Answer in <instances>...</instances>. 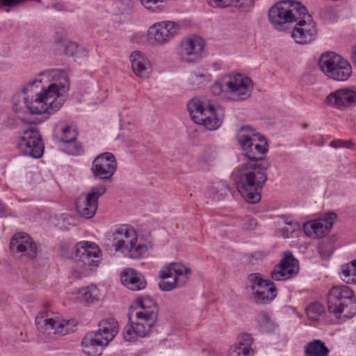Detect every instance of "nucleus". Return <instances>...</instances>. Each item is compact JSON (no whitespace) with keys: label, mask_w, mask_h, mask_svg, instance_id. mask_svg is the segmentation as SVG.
Here are the masks:
<instances>
[{"label":"nucleus","mask_w":356,"mask_h":356,"mask_svg":"<svg viewBox=\"0 0 356 356\" xmlns=\"http://www.w3.org/2000/svg\"><path fill=\"white\" fill-rule=\"evenodd\" d=\"M135 317L136 320L134 323L136 332L140 337H147L155 325L156 319L138 314H135Z\"/></svg>","instance_id":"30"},{"label":"nucleus","mask_w":356,"mask_h":356,"mask_svg":"<svg viewBox=\"0 0 356 356\" xmlns=\"http://www.w3.org/2000/svg\"><path fill=\"white\" fill-rule=\"evenodd\" d=\"M209 79V74L205 71L195 72L191 75L190 80L192 84L199 85Z\"/></svg>","instance_id":"44"},{"label":"nucleus","mask_w":356,"mask_h":356,"mask_svg":"<svg viewBox=\"0 0 356 356\" xmlns=\"http://www.w3.org/2000/svg\"><path fill=\"white\" fill-rule=\"evenodd\" d=\"M54 138L58 142H72L76 139V128L65 121L58 122L54 129Z\"/></svg>","instance_id":"28"},{"label":"nucleus","mask_w":356,"mask_h":356,"mask_svg":"<svg viewBox=\"0 0 356 356\" xmlns=\"http://www.w3.org/2000/svg\"><path fill=\"white\" fill-rule=\"evenodd\" d=\"M106 191V188L103 184L93 186L90 189V218H92L96 213L98 208L99 197L103 195Z\"/></svg>","instance_id":"35"},{"label":"nucleus","mask_w":356,"mask_h":356,"mask_svg":"<svg viewBox=\"0 0 356 356\" xmlns=\"http://www.w3.org/2000/svg\"><path fill=\"white\" fill-rule=\"evenodd\" d=\"M207 2L214 8H225L232 5V0H207Z\"/></svg>","instance_id":"46"},{"label":"nucleus","mask_w":356,"mask_h":356,"mask_svg":"<svg viewBox=\"0 0 356 356\" xmlns=\"http://www.w3.org/2000/svg\"><path fill=\"white\" fill-rule=\"evenodd\" d=\"M340 277L346 284H356V259L341 266Z\"/></svg>","instance_id":"34"},{"label":"nucleus","mask_w":356,"mask_h":356,"mask_svg":"<svg viewBox=\"0 0 356 356\" xmlns=\"http://www.w3.org/2000/svg\"><path fill=\"white\" fill-rule=\"evenodd\" d=\"M70 88L67 73L60 69L41 72L12 99L16 113L54 114L64 104Z\"/></svg>","instance_id":"1"},{"label":"nucleus","mask_w":356,"mask_h":356,"mask_svg":"<svg viewBox=\"0 0 356 356\" xmlns=\"http://www.w3.org/2000/svg\"><path fill=\"white\" fill-rule=\"evenodd\" d=\"M306 314L313 321H319L325 313L323 306L319 302H313L306 308Z\"/></svg>","instance_id":"38"},{"label":"nucleus","mask_w":356,"mask_h":356,"mask_svg":"<svg viewBox=\"0 0 356 356\" xmlns=\"http://www.w3.org/2000/svg\"><path fill=\"white\" fill-rule=\"evenodd\" d=\"M352 145L351 142L347 141V140H336L334 141H332L330 144V145L334 148H339L342 147H350Z\"/></svg>","instance_id":"50"},{"label":"nucleus","mask_w":356,"mask_h":356,"mask_svg":"<svg viewBox=\"0 0 356 356\" xmlns=\"http://www.w3.org/2000/svg\"><path fill=\"white\" fill-rule=\"evenodd\" d=\"M102 346H99L93 341L90 343V356H99L102 354Z\"/></svg>","instance_id":"49"},{"label":"nucleus","mask_w":356,"mask_h":356,"mask_svg":"<svg viewBox=\"0 0 356 356\" xmlns=\"http://www.w3.org/2000/svg\"><path fill=\"white\" fill-rule=\"evenodd\" d=\"M191 269L186 264L172 262L163 266L159 272V286L163 291L183 287L188 282Z\"/></svg>","instance_id":"6"},{"label":"nucleus","mask_w":356,"mask_h":356,"mask_svg":"<svg viewBox=\"0 0 356 356\" xmlns=\"http://www.w3.org/2000/svg\"><path fill=\"white\" fill-rule=\"evenodd\" d=\"M298 271V261L293 257L291 252H286L284 253L280 264L274 267L270 275L273 280L281 281L293 277Z\"/></svg>","instance_id":"18"},{"label":"nucleus","mask_w":356,"mask_h":356,"mask_svg":"<svg viewBox=\"0 0 356 356\" xmlns=\"http://www.w3.org/2000/svg\"><path fill=\"white\" fill-rule=\"evenodd\" d=\"M75 257L77 263H82L81 267L87 270L89 266V243L80 241L74 246Z\"/></svg>","instance_id":"31"},{"label":"nucleus","mask_w":356,"mask_h":356,"mask_svg":"<svg viewBox=\"0 0 356 356\" xmlns=\"http://www.w3.org/2000/svg\"><path fill=\"white\" fill-rule=\"evenodd\" d=\"M63 220L64 223H66L69 225H76V220L74 217L70 216L68 213H64L62 215Z\"/></svg>","instance_id":"51"},{"label":"nucleus","mask_w":356,"mask_h":356,"mask_svg":"<svg viewBox=\"0 0 356 356\" xmlns=\"http://www.w3.org/2000/svg\"><path fill=\"white\" fill-rule=\"evenodd\" d=\"M319 67L327 77L338 81H346L352 74L350 63L334 52H327L321 56Z\"/></svg>","instance_id":"8"},{"label":"nucleus","mask_w":356,"mask_h":356,"mask_svg":"<svg viewBox=\"0 0 356 356\" xmlns=\"http://www.w3.org/2000/svg\"><path fill=\"white\" fill-rule=\"evenodd\" d=\"M237 141L243 154L250 161H257L267 152V143L264 138L249 126L238 130Z\"/></svg>","instance_id":"7"},{"label":"nucleus","mask_w":356,"mask_h":356,"mask_svg":"<svg viewBox=\"0 0 356 356\" xmlns=\"http://www.w3.org/2000/svg\"><path fill=\"white\" fill-rule=\"evenodd\" d=\"M102 261V252L95 243L90 242V273L99 266Z\"/></svg>","instance_id":"39"},{"label":"nucleus","mask_w":356,"mask_h":356,"mask_svg":"<svg viewBox=\"0 0 356 356\" xmlns=\"http://www.w3.org/2000/svg\"><path fill=\"white\" fill-rule=\"evenodd\" d=\"M35 324L38 330L47 334H70L76 331L77 321L75 319H64L60 315L51 314L37 316Z\"/></svg>","instance_id":"9"},{"label":"nucleus","mask_w":356,"mask_h":356,"mask_svg":"<svg viewBox=\"0 0 356 356\" xmlns=\"http://www.w3.org/2000/svg\"><path fill=\"white\" fill-rule=\"evenodd\" d=\"M255 0H232V5L242 11H249L254 7Z\"/></svg>","instance_id":"43"},{"label":"nucleus","mask_w":356,"mask_h":356,"mask_svg":"<svg viewBox=\"0 0 356 356\" xmlns=\"http://www.w3.org/2000/svg\"><path fill=\"white\" fill-rule=\"evenodd\" d=\"M135 314L157 319L158 307L156 301L149 296L137 298L134 302Z\"/></svg>","instance_id":"27"},{"label":"nucleus","mask_w":356,"mask_h":356,"mask_svg":"<svg viewBox=\"0 0 356 356\" xmlns=\"http://www.w3.org/2000/svg\"><path fill=\"white\" fill-rule=\"evenodd\" d=\"M298 20L291 32L295 42L300 44H307L315 40L318 30L312 16L307 12Z\"/></svg>","instance_id":"13"},{"label":"nucleus","mask_w":356,"mask_h":356,"mask_svg":"<svg viewBox=\"0 0 356 356\" xmlns=\"http://www.w3.org/2000/svg\"><path fill=\"white\" fill-rule=\"evenodd\" d=\"M63 52L69 56H74L79 52V47L75 42L64 40L62 42Z\"/></svg>","instance_id":"41"},{"label":"nucleus","mask_w":356,"mask_h":356,"mask_svg":"<svg viewBox=\"0 0 356 356\" xmlns=\"http://www.w3.org/2000/svg\"><path fill=\"white\" fill-rule=\"evenodd\" d=\"M224 115L225 111L222 107L208 104L207 111L204 114L202 120H200V122L197 124L203 125L208 130H216L222 124Z\"/></svg>","instance_id":"23"},{"label":"nucleus","mask_w":356,"mask_h":356,"mask_svg":"<svg viewBox=\"0 0 356 356\" xmlns=\"http://www.w3.org/2000/svg\"><path fill=\"white\" fill-rule=\"evenodd\" d=\"M17 147L24 155L39 159L44 152L41 136L35 129L25 130L17 143Z\"/></svg>","instance_id":"12"},{"label":"nucleus","mask_w":356,"mask_h":356,"mask_svg":"<svg viewBox=\"0 0 356 356\" xmlns=\"http://www.w3.org/2000/svg\"><path fill=\"white\" fill-rule=\"evenodd\" d=\"M318 252L323 258H327L333 252L332 247L330 243H321L318 245Z\"/></svg>","instance_id":"45"},{"label":"nucleus","mask_w":356,"mask_h":356,"mask_svg":"<svg viewBox=\"0 0 356 356\" xmlns=\"http://www.w3.org/2000/svg\"><path fill=\"white\" fill-rule=\"evenodd\" d=\"M305 352V356H327L329 349L322 341L315 339L307 344Z\"/></svg>","instance_id":"33"},{"label":"nucleus","mask_w":356,"mask_h":356,"mask_svg":"<svg viewBox=\"0 0 356 356\" xmlns=\"http://www.w3.org/2000/svg\"><path fill=\"white\" fill-rule=\"evenodd\" d=\"M253 339L248 333L241 334L238 336L236 343L232 345L227 356H252L254 350L252 348Z\"/></svg>","instance_id":"25"},{"label":"nucleus","mask_w":356,"mask_h":356,"mask_svg":"<svg viewBox=\"0 0 356 356\" xmlns=\"http://www.w3.org/2000/svg\"><path fill=\"white\" fill-rule=\"evenodd\" d=\"M136 234L137 232L133 227L122 225L111 230L108 234V238L111 241L115 251L124 254Z\"/></svg>","instance_id":"16"},{"label":"nucleus","mask_w":356,"mask_h":356,"mask_svg":"<svg viewBox=\"0 0 356 356\" xmlns=\"http://www.w3.org/2000/svg\"><path fill=\"white\" fill-rule=\"evenodd\" d=\"M152 248L153 244L151 241L145 239L137 234L124 254L134 259H139L147 256Z\"/></svg>","instance_id":"24"},{"label":"nucleus","mask_w":356,"mask_h":356,"mask_svg":"<svg viewBox=\"0 0 356 356\" xmlns=\"http://www.w3.org/2000/svg\"><path fill=\"white\" fill-rule=\"evenodd\" d=\"M129 61L134 74L138 78L147 79L152 72L149 60L140 51H134L129 55Z\"/></svg>","instance_id":"22"},{"label":"nucleus","mask_w":356,"mask_h":356,"mask_svg":"<svg viewBox=\"0 0 356 356\" xmlns=\"http://www.w3.org/2000/svg\"><path fill=\"white\" fill-rule=\"evenodd\" d=\"M118 163L111 152H104L97 156L92 161V172L96 177L111 181L117 170Z\"/></svg>","instance_id":"14"},{"label":"nucleus","mask_w":356,"mask_h":356,"mask_svg":"<svg viewBox=\"0 0 356 356\" xmlns=\"http://www.w3.org/2000/svg\"><path fill=\"white\" fill-rule=\"evenodd\" d=\"M120 280L123 285L131 291H140L146 287L145 277L133 268H127L121 274Z\"/></svg>","instance_id":"26"},{"label":"nucleus","mask_w":356,"mask_h":356,"mask_svg":"<svg viewBox=\"0 0 356 356\" xmlns=\"http://www.w3.org/2000/svg\"><path fill=\"white\" fill-rule=\"evenodd\" d=\"M352 59L356 65V44L353 47L352 49Z\"/></svg>","instance_id":"53"},{"label":"nucleus","mask_w":356,"mask_h":356,"mask_svg":"<svg viewBox=\"0 0 356 356\" xmlns=\"http://www.w3.org/2000/svg\"><path fill=\"white\" fill-rule=\"evenodd\" d=\"M266 167L261 163L248 162L238 170L236 186L241 196L249 203L261 200L259 191L267 179Z\"/></svg>","instance_id":"2"},{"label":"nucleus","mask_w":356,"mask_h":356,"mask_svg":"<svg viewBox=\"0 0 356 356\" xmlns=\"http://www.w3.org/2000/svg\"><path fill=\"white\" fill-rule=\"evenodd\" d=\"M337 219L334 213H328L317 220H309L303 225L305 234L312 238H321L327 234Z\"/></svg>","instance_id":"17"},{"label":"nucleus","mask_w":356,"mask_h":356,"mask_svg":"<svg viewBox=\"0 0 356 356\" xmlns=\"http://www.w3.org/2000/svg\"><path fill=\"white\" fill-rule=\"evenodd\" d=\"M299 230V224L293 220H289L282 222V224L279 227L277 234L284 238H287L292 237L293 234L296 231Z\"/></svg>","instance_id":"36"},{"label":"nucleus","mask_w":356,"mask_h":356,"mask_svg":"<svg viewBox=\"0 0 356 356\" xmlns=\"http://www.w3.org/2000/svg\"><path fill=\"white\" fill-rule=\"evenodd\" d=\"M248 282L251 295L256 302L268 303L276 297L277 289L274 283L264 279L261 274H250Z\"/></svg>","instance_id":"11"},{"label":"nucleus","mask_w":356,"mask_h":356,"mask_svg":"<svg viewBox=\"0 0 356 356\" xmlns=\"http://www.w3.org/2000/svg\"><path fill=\"white\" fill-rule=\"evenodd\" d=\"M204 47L205 42L201 37L191 35L180 42L179 54L183 60L188 63H194L203 57Z\"/></svg>","instance_id":"15"},{"label":"nucleus","mask_w":356,"mask_h":356,"mask_svg":"<svg viewBox=\"0 0 356 356\" xmlns=\"http://www.w3.org/2000/svg\"><path fill=\"white\" fill-rule=\"evenodd\" d=\"M10 248L14 253H21L22 256L31 259L35 258L37 254L35 243L26 233L15 234L10 241Z\"/></svg>","instance_id":"20"},{"label":"nucleus","mask_w":356,"mask_h":356,"mask_svg":"<svg viewBox=\"0 0 356 356\" xmlns=\"http://www.w3.org/2000/svg\"><path fill=\"white\" fill-rule=\"evenodd\" d=\"M325 102L330 107L342 110L356 103V90L350 88L335 90L326 97Z\"/></svg>","instance_id":"19"},{"label":"nucleus","mask_w":356,"mask_h":356,"mask_svg":"<svg viewBox=\"0 0 356 356\" xmlns=\"http://www.w3.org/2000/svg\"><path fill=\"white\" fill-rule=\"evenodd\" d=\"M88 293V287L80 289L77 292L76 298L81 302L87 303L89 300Z\"/></svg>","instance_id":"47"},{"label":"nucleus","mask_w":356,"mask_h":356,"mask_svg":"<svg viewBox=\"0 0 356 356\" xmlns=\"http://www.w3.org/2000/svg\"><path fill=\"white\" fill-rule=\"evenodd\" d=\"M253 87V82L248 76L229 73L215 81L211 86V92L223 100L242 102L251 96Z\"/></svg>","instance_id":"3"},{"label":"nucleus","mask_w":356,"mask_h":356,"mask_svg":"<svg viewBox=\"0 0 356 356\" xmlns=\"http://www.w3.org/2000/svg\"><path fill=\"white\" fill-rule=\"evenodd\" d=\"M306 13V7L300 2L282 1L270 8L268 19L276 29L281 30L282 25L298 21Z\"/></svg>","instance_id":"5"},{"label":"nucleus","mask_w":356,"mask_h":356,"mask_svg":"<svg viewBox=\"0 0 356 356\" xmlns=\"http://www.w3.org/2000/svg\"><path fill=\"white\" fill-rule=\"evenodd\" d=\"M257 323L262 332L270 333L275 330L277 325L271 315L266 312L259 313L256 317Z\"/></svg>","instance_id":"32"},{"label":"nucleus","mask_w":356,"mask_h":356,"mask_svg":"<svg viewBox=\"0 0 356 356\" xmlns=\"http://www.w3.org/2000/svg\"><path fill=\"white\" fill-rule=\"evenodd\" d=\"M101 293L96 286L90 285V302H96L100 300Z\"/></svg>","instance_id":"48"},{"label":"nucleus","mask_w":356,"mask_h":356,"mask_svg":"<svg viewBox=\"0 0 356 356\" xmlns=\"http://www.w3.org/2000/svg\"><path fill=\"white\" fill-rule=\"evenodd\" d=\"M208 104L198 98H193L188 102L187 104L188 110L191 119L195 123H200V120H202L204 114L207 111Z\"/></svg>","instance_id":"29"},{"label":"nucleus","mask_w":356,"mask_h":356,"mask_svg":"<svg viewBox=\"0 0 356 356\" xmlns=\"http://www.w3.org/2000/svg\"><path fill=\"white\" fill-rule=\"evenodd\" d=\"M328 312L337 318H350L356 314L354 291L346 285L332 286L327 294Z\"/></svg>","instance_id":"4"},{"label":"nucleus","mask_w":356,"mask_h":356,"mask_svg":"<svg viewBox=\"0 0 356 356\" xmlns=\"http://www.w3.org/2000/svg\"><path fill=\"white\" fill-rule=\"evenodd\" d=\"M119 330V325L113 318L101 321L98 329L95 333L94 341L101 346H106L111 341Z\"/></svg>","instance_id":"21"},{"label":"nucleus","mask_w":356,"mask_h":356,"mask_svg":"<svg viewBox=\"0 0 356 356\" xmlns=\"http://www.w3.org/2000/svg\"><path fill=\"white\" fill-rule=\"evenodd\" d=\"M179 30V25L173 21L155 22L147 29V40L153 47H162L170 42Z\"/></svg>","instance_id":"10"},{"label":"nucleus","mask_w":356,"mask_h":356,"mask_svg":"<svg viewBox=\"0 0 356 356\" xmlns=\"http://www.w3.org/2000/svg\"><path fill=\"white\" fill-rule=\"evenodd\" d=\"M75 205L79 214L86 219H89V193L79 196Z\"/></svg>","instance_id":"37"},{"label":"nucleus","mask_w":356,"mask_h":356,"mask_svg":"<svg viewBox=\"0 0 356 356\" xmlns=\"http://www.w3.org/2000/svg\"><path fill=\"white\" fill-rule=\"evenodd\" d=\"M63 146L61 149L66 154L70 155H79L83 152L81 145L75 140L72 142H62Z\"/></svg>","instance_id":"40"},{"label":"nucleus","mask_w":356,"mask_h":356,"mask_svg":"<svg viewBox=\"0 0 356 356\" xmlns=\"http://www.w3.org/2000/svg\"><path fill=\"white\" fill-rule=\"evenodd\" d=\"M8 213L6 205L0 200V217H6Z\"/></svg>","instance_id":"52"},{"label":"nucleus","mask_w":356,"mask_h":356,"mask_svg":"<svg viewBox=\"0 0 356 356\" xmlns=\"http://www.w3.org/2000/svg\"><path fill=\"white\" fill-rule=\"evenodd\" d=\"M85 344V341H82V345H84Z\"/></svg>","instance_id":"54"},{"label":"nucleus","mask_w":356,"mask_h":356,"mask_svg":"<svg viewBox=\"0 0 356 356\" xmlns=\"http://www.w3.org/2000/svg\"><path fill=\"white\" fill-rule=\"evenodd\" d=\"M123 337L127 341H135L139 335L136 332L135 324L132 323L130 325H127L124 327Z\"/></svg>","instance_id":"42"}]
</instances>
